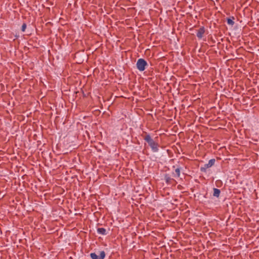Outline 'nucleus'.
I'll return each instance as SVG.
<instances>
[{
    "label": "nucleus",
    "instance_id": "6e6552de",
    "mask_svg": "<svg viewBox=\"0 0 259 259\" xmlns=\"http://www.w3.org/2000/svg\"><path fill=\"white\" fill-rule=\"evenodd\" d=\"M106 229L103 228H99L97 229V232L102 235L106 234Z\"/></svg>",
    "mask_w": 259,
    "mask_h": 259
},
{
    "label": "nucleus",
    "instance_id": "20e7f679",
    "mask_svg": "<svg viewBox=\"0 0 259 259\" xmlns=\"http://www.w3.org/2000/svg\"><path fill=\"white\" fill-rule=\"evenodd\" d=\"M205 32V28L203 26L201 27L198 30L196 34L197 37L199 39H201L203 37V35Z\"/></svg>",
    "mask_w": 259,
    "mask_h": 259
},
{
    "label": "nucleus",
    "instance_id": "0eeeda50",
    "mask_svg": "<svg viewBox=\"0 0 259 259\" xmlns=\"http://www.w3.org/2000/svg\"><path fill=\"white\" fill-rule=\"evenodd\" d=\"M213 196L218 198L220 195L221 191L218 188H213Z\"/></svg>",
    "mask_w": 259,
    "mask_h": 259
},
{
    "label": "nucleus",
    "instance_id": "39448f33",
    "mask_svg": "<svg viewBox=\"0 0 259 259\" xmlns=\"http://www.w3.org/2000/svg\"><path fill=\"white\" fill-rule=\"evenodd\" d=\"M164 180L167 184H171V182L174 181L173 179L170 178L168 174H165L164 175Z\"/></svg>",
    "mask_w": 259,
    "mask_h": 259
},
{
    "label": "nucleus",
    "instance_id": "1a4fd4ad",
    "mask_svg": "<svg viewBox=\"0 0 259 259\" xmlns=\"http://www.w3.org/2000/svg\"><path fill=\"white\" fill-rule=\"evenodd\" d=\"M233 19H234V18L232 17V19L230 18H228L227 19V23L229 25H230L231 26H233L234 24V22L233 21Z\"/></svg>",
    "mask_w": 259,
    "mask_h": 259
},
{
    "label": "nucleus",
    "instance_id": "9b49d317",
    "mask_svg": "<svg viewBox=\"0 0 259 259\" xmlns=\"http://www.w3.org/2000/svg\"><path fill=\"white\" fill-rule=\"evenodd\" d=\"M90 256L92 259H99L98 256L95 253H91Z\"/></svg>",
    "mask_w": 259,
    "mask_h": 259
},
{
    "label": "nucleus",
    "instance_id": "f257e3e1",
    "mask_svg": "<svg viewBox=\"0 0 259 259\" xmlns=\"http://www.w3.org/2000/svg\"><path fill=\"white\" fill-rule=\"evenodd\" d=\"M145 135H142L143 139L147 142L149 146L151 148L152 150L154 152H157L158 151L159 144L157 142L154 141L149 134L146 132H144Z\"/></svg>",
    "mask_w": 259,
    "mask_h": 259
},
{
    "label": "nucleus",
    "instance_id": "f8f14e48",
    "mask_svg": "<svg viewBox=\"0 0 259 259\" xmlns=\"http://www.w3.org/2000/svg\"><path fill=\"white\" fill-rule=\"evenodd\" d=\"M26 23H23L22 26V27H21V30L23 32L25 31V30L26 29Z\"/></svg>",
    "mask_w": 259,
    "mask_h": 259
},
{
    "label": "nucleus",
    "instance_id": "9d476101",
    "mask_svg": "<svg viewBox=\"0 0 259 259\" xmlns=\"http://www.w3.org/2000/svg\"><path fill=\"white\" fill-rule=\"evenodd\" d=\"M105 256V252L104 251H100V254H99V259H104V258Z\"/></svg>",
    "mask_w": 259,
    "mask_h": 259
},
{
    "label": "nucleus",
    "instance_id": "7ed1b4c3",
    "mask_svg": "<svg viewBox=\"0 0 259 259\" xmlns=\"http://www.w3.org/2000/svg\"><path fill=\"white\" fill-rule=\"evenodd\" d=\"M215 160L214 159H211L209 160L208 162L204 164L203 167L200 168V170L202 172L206 171V169L212 166L215 163Z\"/></svg>",
    "mask_w": 259,
    "mask_h": 259
},
{
    "label": "nucleus",
    "instance_id": "f03ea898",
    "mask_svg": "<svg viewBox=\"0 0 259 259\" xmlns=\"http://www.w3.org/2000/svg\"><path fill=\"white\" fill-rule=\"evenodd\" d=\"M136 65L138 69L143 71L145 69L147 63L144 59L141 58L138 60Z\"/></svg>",
    "mask_w": 259,
    "mask_h": 259
},
{
    "label": "nucleus",
    "instance_id": "423d86ee",
    "mask_svg": "<svg viewBox=\"0 0 259 259\" xmlns=\"http://www.w3.org/2000/svg\"><path fill=\"white\" fill-rule=\"evenodd\" d=\"M175 174L173 173V176L174 177L179 178L180 176V172H181V168L179 167H177L175 169Z\"/></svg>",
    "mask_w": 259,
    "mask_h": 259
}]
</instances>
